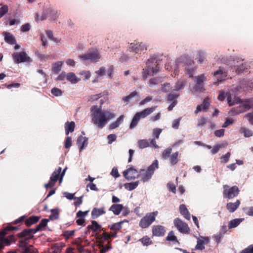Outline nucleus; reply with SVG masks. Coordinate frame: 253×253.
I'll return each instance as SVG.
<instances>
[{"instance_id":"obj_1","label":"nucleus","mask_w":253,"mask_h":253,"mask_svg":"<svg viewBox=\"0 0 253 253\" xmlns=\"http://www.w3.org/2000/svg\"><path fill=\"white\" fill-rule=\"evenodd\" d=\"M91 122L98 128H103L107 123V120L115 117V114L107 111L103 110L101 107L93 105L90 108Z\"/></svg>"},{"instance_id":"obj_2","label":"nucleus","mask_w":253,"mask_h":253,"mask_svg":"<svg viewBox=\"0 0 253 253\" xmlns=\"http://www.w3.org/2000/svg\"><path fill=\"white\" fill-rule=\"evenodd\" d=\"M35 233L36 232H35L33 228L24 229L16 236L11 235V236H13L15 238V241L12 243L15 242L18 238L19 239L18 243L19 246H25L28 245L30 241L34 239V235ZM10 236L11 235H9L8 238H7L10 239Z\"/></svg>"},{"instance_id":"obj_3","label":"nucleus","mask_w":253,"mask_h":253,"mask_svg":"<svg viewBox=\"0 0 253 253\" xmlns=\"http://www.w3.org/2000/svg\"><path fill=\"white\" fill-rule=\"evenodd\" d=\"M159 70V64L157 62L156 57L150 58L146 63V67L143 70V78L146 79L149 75L156 73Z\"/></svg>"},{"instance_id":"obj_4","label":"nucleus","mask_w":253,"mask_h":253,"mask_svg":"<svg viewBox=\"0 0 253 253\" xmlns=\"http://www.w3.org/2000/svg\"><path fill=\"white\" fill-rule=\"evenodd\" d=\"M17 227L8 226L4 227L2 230L0 231V253H1V249L5 246L10 245L12 242L15 241V238L13 236H11L10 239H7L5 236L6 235V231L12 229H16Z\"/></svg>"},{"instance_id":"obj_5","label":"nucleus","mask_w":253,"mask_h":253,"mask_svg":"<svg viewBox=\"0 0 253 253\" xmlns=\"http://www.w3.org/2000/svg\"><path fill=\"white\" fill-rule=\"evenodd\" d=\"M158 213L157 211L147 213L145 216L141 219L139 223L140 227L142 228L148 227L155 220Z\"/></svg>"},{"instance_id":"obj_6","label":"nucleus","mask_w":253,"mask_h":253,"mask_svg":"<svg viewBox=\"0 0 253 253\" xmlns=\"http://www.w3.org/2000/svg\"><path fill=\"white\" fill-rule=\"evenodd\" d=\"M46 14L43 13L41 17L39 18V14L37 13L36 14L35 20L37 22L39 20H43L45 19L47 17H50L51 19L55 20H56L60 14V11L57 10H54L51 7H49L46 9Z\"/></svg>"},{"instance_id":"obj_7","label":"nucleus","mask_w":253,"mask_h":253,"mask_svg":"<svg viewBox=\"0 0 253 253\" xmlns=\"http://www.w3.org/2000/svg\"><path fill=\"white\" fill-rule=\"evenodd\" d=\"M223 195L224 198L229 199L236 197L239 193L240 190L237 186L229 187L228 185L223 186Z\"/></svg>"},{"instance_id":"obj_8","label":"nucleus","mask_w":253,"mask_h":253,"mask_svg":"<svg viewBox=\"0 0 253 253\" xmlns=\"http://www.w3.org/2000/svg\"><path fill=\"white\" fill-rule=\"evenodd\" d=\"M61 170L62 168L61 167H59L57 170H55L51 174L48 183L44 184V187L46 189L53 188L57 180H60V174L61 172Z\"/></svg>"},{"instance_id":"obj_9","label":"nucleus","mask_w":253,"mask_h":253,"mask_svg":"<svg viewBox=\"0 0 253 253\" xmlns=\"http://www.w3.org/2000/svg\"><path fill=\"white\" fill-rule=\"evenodd\" d=\"M173 223L175 227L180 233L183 234L190 233V230L188 224L180 218H175L173 221Z\"/></svg>"},{"instance_id":"obj_10","label":"nucleus","mask_w":253,"mask_h":253,"mask_svg":"<svg viewBox=\"0 0 253 253\" xmlns=\"http://www.w3.org/2000/svg\"><path fill=\"white\" fill-rule=\"evenodd\" d=\"M14 61L16 63H20L25 62H31V59L29 57L25 51L15 52L12 54Z\"/></svg>"},{"instance_id":"obj_11","label":"nucleus","mask_w":253,"mask_h":253,"mask_svg":"<svg viewBox=\"0 0 253 253\" xmlns=\"http://www.w3.org/2000/svg\"><path fill=\"white\" fill-rule=\"evenodd\" d=\"M139 175L138 173L137 170L133 167L128 168L123 172V175L128 180H133L136 178H138Z\"/></svg>"},{"instance_id":"obj_12","label":"nucleus","mask_w":253,"mask_h":253,"mask_svg":"<svg viewBox=\"0 0 253 253\" xmlns=\"http://www.w3.org/2000/svg\"><path fill=\"white\" fill-rule=\"evenodd\" d=\"M80 57L84 60L96 62L100 58V55L97 51H93L82 55L80 56Z\"/></svg>"},{"instance_id":"obj_13","label":"nucleus","mask_w":253,"mask_h":253,"mask_svg":"<svg viewBox=\"0 0 253 253\" xmlns=\"http://www.w3.org/2000/svg\"><path fill=\"white\" fill-rule=\"evenodd\" d=\"M194 61L189 59L187 56H181L179 58H178L176 61V65L177 67L182 66L184 67L187 65H191L192 64H194Z\"/></svg>"},{"instance_id":"obj_14","label":"nucleus","mask_w":253,"mask_h":253,"mask_svg":"<svg viewBox=\"0 0 253 253\" xmlns=\"http://www.w3.org/2000/svg\"><path fill=\"white\" fill-rule=\"evenodd\" d=\"M152 231L153 235L157 237L164 236L166 232L165 227L160 225L153 226Z\"/></svg>"},{"instance_id":"obj_15","label":"nucleus","mask_w":253,"mask_h":253,"mask_svg":"<svg viewBox=\"0 0 253 253\" xmlns=\"http://www.w3.org/2000/svg\"><path fill=\"white\" fill-rule=\"evenodd\" d=\"M196 80V89L199 91H203V83L206 80V77L203 74L200 75V76L195 77Z\"/></svg>"},{"instance_id":"obj_16","label":"nucleus","mask_w":253,"mask_h":253,"mask_svg":"<svg viewBox=\"0 0 253 253\" xmlns=\"http://www.w3.org/2000/svg\"><path fill=\"white\" fill-rule=\"evenodd\" d=\"M87 230L85 231V234H87L89 230H91L93 232L99 233L101 231H104V228H102L101 226L99 225L95 220L91 221V224L87 226Z\"/></svg>"},{"instance_id":"obj_17","label":"nucleus","mask_w":253,"mask_h":253,"mask_svg":"<svg viewBox=\"0 0 253 253\" xmlns=\"http://www.w3.org/2000/svg\"><path fill=\"white\" fill-rule=\"evenodd\" d=\"M129 48L136 53L147 49L146 45L142 42L136 43H131L130 44Z\"/></svg>"},{"instance_id":"obj_18","label":"nucleus","mask_w":253,"mask_h":253,"mask_svg":"<svg viewBox=\"0 0 253 253\" xmlns=\"http://www.w3.org/2000/svg\"><path fill=\"white\" fill-rule=\"evenodd\" d=\"M88 211H79L77 213V217L79 218V219L76 220V223L78 225H83L85 222V219L84 217L87 214L88 212Z\"/></svg>"},{"instance_id":"obj_19","label":"nucleus","mask_w":253,"mask_h":253,"mask_svg":"<svg viewBox=\"0 0 253 253\" xmlns=\"http://www.w3.org/2000/svg\"><path fill=\"white\" fill-rule=\"evenodd\" d=\"M240 105L241 109L244 110V112L249 110L253 107V99L250 98L243 101H241Z\"/></svg>"},{"instance_id":"obj_20","label":"nucleus","mask_w":253,"mask_h":253,"mask_svg":"<svg viewBox=\"0 0 253 253\" xmlns=\"http://www.w3.org/2000/svg\"><path fill=\"white\" fill-rule=\"evenodd\" d=\"M155 109V107H152L150 108H147L143 110V111L137 112L136 115L140 118H144L149 115L151 114Z\"/></svg>"},{"instance_id":"obj_21","label":"nucleus","mask_w":253,"mask_h":253,"mask_svg":"<svg viewBox=\"0 0 253 253\" xmlns=\"http://www.w3.org/2000/svg\"><path fill=\"white\" fill-rule=\"evenodd\" d=\"M40 219V216H31L25 220V224L27 227H30L37 223L39 221Z\"/></svg>"},{"instance_id":"obj_22","label":"nucleus","mask_w":253,"mask_h":253,"mask_svg":"<svg viewBox=\"0 0 253 253\" xmlns=\"http://www.w3.org/2000/svg\"><path fill=\"white\" fill-rule=\"evenodd\" d=\"M240 205V200H238L235 203H228L226 204V209L230 212H234Z\"/></svg>"},{"instance_id":"obj_23","label":"nucleus","mask_w":253,"mask_h":253,"mask_svg":"<svg viewBox=\"0 0 253 253\" xmlns=\"http://www.w3.org/2000/svg\"><path fill=\"white\" fill-rule=\"evenodd\" d=\"M106 213L105 208L102 207L100 209L94 208L91 211V216L92 218H96L102 214Z\"/></svg>"},{"instance_id":"obj_24","label":"nucleus","mask_w":253,"mask_h":253,"mask_svg":"<svg viewBox=\"0 0 253 253\" xmlns=\"http://www.w3.org/2000/svg\"><path fill=\"white\" fill-rule=\"evenodd\" d=\"M139 174V177H141V180L144 182L150 179L152 175L150 172L143 169L140 170Z\"/></svg>"},{"instance_id":"obj_25","label":"nucleus","mask_w":253,"mask_h":253,"mask_svg":"<svg viewBox=\"0 0 253 253\" xmlns=\"http://www.w3.org/2000/svg\"><path fill=\"white\" fill-rule=\"evenodd\" d=\"M104 232L102 234H99V233H96L95 235V238L97 240H99V244L103 243V241H107L109 239V233L105 231L104 229Z\"/></svg>"},{"instance_id":"obj_26","label":"nucleus","mask_w":253,"mask_h":253,"mask_svg":"<svg viewBox=\"0 0 253 253\" xmlns=\"http://www.w3.org/2000/svg\"><path fill=\"white\" fill-rule=\"evenodd\" d=\"M123 209L122 204H113L109 208V211H112L114 214L119 215Z\"/></svg>"},{"instance_id":"obj_27","label":"nucleus","mask_w":253,"mask_h":253,"mask_svg":"<svg viewBox=\"0 0 253 253\" xmlns=\"http://www.w3.org/2000/svg\"><path fill=\"white\" fill-rule=\"evenodd\" d=\"M179 211L180 213L184 217L185 219L190 220V214L184 204H181L180 205Z\"/></svg>"},{"instance_id":"obj_28","label":"nucleus","mask_w":253,"mask_h":253,"mask_svg":"<svg viewBox=\"0 0 253 253\" xmlns=\"http://www.w3.org/2000/svg\"><path fill=\"white\" fill-rule=\"evenodd\" d=\"M75 127V123L74 122H66L65 124V129L66 135H68L69 132H72L74 131Z\"/></svg>"},{"instance_id":"obj_29","label":"nucleus","mask_w":253,"mask_h":253,"mask_svg":"<svg viewBox=\"0 0 253 253\" xmlns=\"http://www.w3.org/2000/svg\"><path fill=\"white\" fill-rule=\"evenodd\" d=\"M212 75L214 77H217V80L218 82H221L222 80H224L226 76V73H223L222 70L220 68L212 73Z\"/></svg>"},{"instance_id":"obj_30","label":"nucleus","mask_w":253,"mask_h":253,"mask_svg":"<svg viewBox=\"0 0 253 253\" xmlns=\"http://www.w3.org/2000/svg\"><path fill=\"white\" fill-rule=\"evenodd\" d=\"M22 248V253H38L37 249L34 247L32 245H26L25 246H19Z\"/></svg>"},{"instance_id":"obj_31","label":"nucleus","mask_w":253,"mask_h":253,"mask_svg":"<svg viewBox=\"0 0 253 253\" xmlns=\"http://www.w3.org/2000/svg\"><path fill=\"white\" fill-rule=\"evenodd\" d=\"M26 217H27V216L23 215V216L20 217L19 218H18V219H16L14 221L8 224V225L5 227H7L8 226H11L12 227H13V226H12V224H19V223L24 221ZM14 227H17V229L7 230L6 231V235H7L8 234V232H10V231H13V230H17L19 229V228H18V226H14Z\"/></svg>"},{"instance_id":"obj_32","label":"nucleus","mask_w":253,"mask_h":253,"mask_svg":"<svg viewBox=\"0 0 253 253\" xmlns=\"http://www.w3.org/2000/svg\"><path fill=\"white\" fill-rule=\"evenodd\" d=\"M124 118V116L121 115L115 122L111 123L110 125L109 128L110 129H114L120 126V125L123 122Z\"/></svg>"},{"instance_id":"obj_33","label":"nucleus","mask_w":253,"mask_h":253,"mask_svg":"<svg viewBox=\"0 0 253 253\" xmlns=\"http://www.w3.org/2000/svg\"><path fill=\"white\" fill-rule=\"evenodd\" d=\"M227 102L228 105L231 106L235 105V104H238L241 103V100L239 97L235 96L232 99L231 95L230 94H229L227 95Z\"/></svg>"},{"instance_id":"obj_34","label":"nucleus","mask_w":253,"mask_h":253,"mask_svg":"<svg viewBox=\"0 0 253 253\" xmlns=\"http://www.w3.org/2000/svg\"><path fill=\"white\" fill-rule=\"evenodd\" d=\"M48 221L49 220L48 219H42L39 225L35 228H33L35 232L36 233L37 232L42 230L47 225Z\"/></svg>"},{"instance_id":"obj_35","label":"nucleus","mask_w":253,"mask_h":253,"mask_svg":"<svg viewBox=\"0 0 253 253\" xmlns=\"http://www.w3.org/2000/svg\"><path fill=\"white\" fill-rule=\"evenodd\" d=\"M244 220V218H236L231 220L228 224L229 229L235 228L238 226L241 222Z\"/></svg>"},{"instance_id":"obj_36","label":"nucleus","mask_w":253,"mask_h":253,"mask_svg":"<svg viewBox=\"0 0 253 253\" xmlns=\"http://www.w3.org/2000/svg\"><path fill=\"white\" fill-rule=\"evenodd\" d=\"M63 64V62L57 61L52 64V71L55 74H58L61 70Z\"/></svg>"},{"instance_id":"obj_37","label":"nucleus","mask_w":253,"mask_h":253,"mask_svg":"<svg viewBox=\"0 0 253 253\" xmlns=\"http://www.w3.org/2000/svg\"><path fill=\"white\" fill-rule=\"evenodd\" d=\"M179 153L178 152H176L173 153L169 157V161L172 166L176 165L179 161L178 158Z\"/></svg>"},{"instance_id":"obj_38","label":"nucleus","mask_w":253,"mask_h":253,"mask_svg":"<svg viewBox=\"0 0 253 253\" xmlns=\"http://www.w3.org/2000/svg\"><path fill=\"white\" fill-rule=\"evenodd\" d=\"M138 181L134 182L126 183L124 184V187L126 189L131 191L135 189L138 185Z\"/></svg>"},{"instance_id":"obj_39","label":"nucleus","mask_w":253,"mask_h":253,"mask_svg":"<svg viewBox=\"0 0 253 253\" xmlns=\"http://www.w3.org/2000/svg\"><path fill=\"white\" fill-rule=\"evenodd\" d=\"M123 223V221H120L117 223H115L111 225V226H109V228L114 232H117L120 230L122 227V224Z\"/></svg>"},{"instance_id":"obj_40","label":"nucleus","mask_w":253,"mask_h":253,"mask_svg":"<svg viewBox=\"0 0 253 253\" xmlns=\"http://www.w3.org/2000/svg\"><path fill=\"white\" fill-rule=\"evenodd\" d=\"M4 40L5 42L10 44L16 43V41L14 37L9 33H5Z\"/></svg>"},{"instance_id":"obj_41","label":"nucleus","mask_w":253,"mask_h":253,"mask_svg":"<svg viewBox=\"0 0 253 253\" xmlns=\"http://www.w3.org/2000/svg\"><path fill=\"white\" fill-rule=\"evenodd\" d=\"M51 214L49 218L51 220L57 219L59 216V210L58 208L52 209L50 211Z\"/></svg>"},{"instance_id":"obj_42","label":"nucleus","mask_w":253,"mask_h":253,"mask_svg":"<svg viewBox=\"0 0 253 253\" xmlns=\"http://www.w3.org/2000/svg\"><path fill=\"white\" fill-rule=\"evenodd\" d=\"M67 80L73 84H76L79 81L76 75L73 72L67 74Z\"/></svg>"},{"instance_id":"obj_43","label":"nucleus","mask_w":253,"mask_h":253,"mask_svg":"<svg viewBox=\"0 0 253 253\" xmlns=\"http://www.w3.org/2000/svg\"><path fill=\"white\" fill-rule=\"evenodd\" d=\"M244 112V110L241 109L240 105L234 107L230 111L229 114L232 116H235L241 113Z\"/></svg>"},{"instance_id":"obj_44","label":"nucleus","mask_w":253,"mask_h":253,"mask_svg":"<svg viewBox=\"0 0 253 253\" xmlns=\"http://www.w3.org/2000/svg\"><path fill=\"white\" fill-rule=\"evenodd\" d=\"M138 147L140 149L147 148L150 146V143L147 139H141L138 141Z\"/></svg>"},{"instance_id":"obj_45","label":"nucleus","mask_w":253,"mask_h":253,"mask_svg":"<svg viewBox=\"0 0 253 253\" xmlns=\"http://www.w3.org/2000/svg\"><path fill=\"white\" fill-rule=\"evenodd\" d=\"M158 168V161L155 160L153 163L148 167L147 171L153 174L156 169Z\"/></svg>"},{"instance_id":"obj_46","label":"nucleus","mask_w":253,"mask_h":253,"mask_svg":"<svg viewBox=\"0 0 253 253\" xmlns=\"http://www.w3.org/2000/svg\"><path fill=\"white\" fill-rule=\"evenodd\" d=\"M139 120L140 119L135 114L130 124L129 128L133 129V128H134L137 125L139 121Z\"/></svg>"},{"instance_id":"obj_47","label":"nucleus","mask_w":253,"mask_h":253,"mask_svg":"<svg viewBox=\"0 0 253 253\" xmlns=\"http://www.w3.org/2000/svg\"><path fill=\"white\" fill-rule=\"evenodd\" d=\"M139 241L144 246H148L152 244V241L151 240V239L147 236L144 237L140 239Z\"/></svg>"},{"instance_id":"obj_48","label":"nucleus","mask_w":253,"mask_h":253,"mask_svg":"<svg viewBox=\"0 0 253 253\" xmlns=\"http://www.w3.org/2000/svg\"><path fill=\"white\" fill-rule=\"evenodd\" d=\"M206 58V54L203 51H199L196 59L198 60L199 63H202Z\"/></svg>"},{"instance_id":"obj_49","label":"nucleus","mask_w":253,"mask_h":253,"mask_svg":"<svg viewBox=\"0 0 253 253\" xmlns=\"http://www.w3.org/2000/svg\"><path fill=\"white\" fill-rule=\"evenodd\" d=\"M138 95V92L136 91H134L131 92L128 95L124 97L123 98V100L125 102H128L130 101L131 99L133 97L137 96Z\"/></svg>"},{"instance_id":"obj_50","label":"nucleus","mask_w":253,"mask_h":253,"mask_svg":"<svg viewBox=\"0 0 253 253\" xmlns=\"http://www.w3.org/2000/svg\"><path fill=\"white\" fill-rule=\"evenodd\" d=\"M172 151V149L170 147H169L165 149L163 153H162V157L164 159H167L169 157H170V154H171Z\"/></svg>"},{"instance_id":"obj_51","label":"nucleus","mask_w":253,"mask_h":253,"mask_svg":"<svg viewBox=\"0 0 253 253\" xmlns=\"http://www.w3.org/2000/svg\"><path fill=\"white\" fill-rule=\"evenodd\" d=\"M229 94L230 93L228 92H225L223 90H219L217 98L220 101H223L226 97H227V95Z\"/></svg>"},{"instance_id":"obj_52","label":"nucleus","mask_w":253,"mask_h":253,"mask_svg":"<svg viewBox=\"0 0 253 253\" xmlns=\"http://www.w3.org/2000/svg\"><path fill=\"white\" fill-rule=\"evenodd\" d=\"M185 85V82L182 81H178L174 86V90L178 91L182 88Z\"/></svg>"},{"instance_id":"obj_53","label":"nucleus","mask_w":253,"mask_h":253,"mask_svg":"<svg viewBox=\"0 0 253 253\" xmlns=\"http://www.w3.org/2000/svg\"><path fill=\"white\" fill-rule=\"evenodd\" d=\"M75 230L65 231L63 233V236L66 240L69 239L71 237L74 235Z\"/></svg>"},{"instance_id":"obj_54","label":"nucleus","mask_w":253,"mask_h":253,"mask_svg":"<svg viewBox=\"0 0 253 253\" xmlns=\"http://www.w3.org/2000/svg\"><path fill=\"white\" fill-rule=\"evenodd\" d=\"M51 93L55 96H61L62 91L61 89L57 87H53L51 90Z\"/></svg>"},{"instance_id":"obj_55","label":"nucleus","mask_w":253,"mask_h":253,"mask_svg":"<svg viewBox=\"0 0 253 253\" xmlns=\"http://www.w3.org/2000/svg\"><path fill=\"white\" fill-rule=\"evenodd\" d=\"M99 248L100 249L101 253H105L108 250L111 249L110 245H103V243L99 244Z\"/></svg>"},{"instance_id":"obj_56","label":"nucleus","mask_w":253,"mask_h":253,"mask_svg":"<svg viewBox=\"0 0 253 253\" xmlns=\"http://www.w3.org/2000/svg\"><path fill=\"white\" fill-rule=\"evenodd\" d=\"M196 249L203 250L205 249L204 242L203 240L198 239L195 247Z\"/></svg>"},{"instance_id":"obj_57","label":"nucleus","mask_w":253,"mask_h":253,"mask_svg":"<svg viewBox=\"0 0 253 253\" xmlns=\"http://www.w3.org/2000/svg\"><path fill=\"white\" fill-rule=\"evenodd\" d=\"M178 94L172 92L168 95L167 98L168 100L173 102L174 100H176V98H177L178 97Z\"/></svg>"},{"instance_id":"obj_58","label":"nucleus","mask_w":253,"mask_h":253,"mask_svg":"<svg viewBox=\"0 0 253 253\" xmlns=\"http://www.w3.org/2000/svg\"><path fill=\"white\" fill-rule=\"evenodd\" d=\"M8 10V6L4 5L0 8V18H1Z\"/></svg>"},{"instance_id":"obj_59","label":"nucleus","mask_w":253,"mask_h":253,"mask_svg":"<svg viewBox=\"0 0 253 253\" xmlns=\"http://www.w3.org/2000/svg\"><path fill=\"white\" fill-rule=\"evenodd\" d=\"M201 105H202L203 110H207L210 106V102H209V99L208 98H206L202 104Z\"/></svg>"},{"instance_id":"obj_60","label":"nucleus","mask_w":253,"mask_h":253,"mask_svg":"<svg viewBox=\"0 0 253 253\" xmlns=\"http://www.w3.org/2000/svg\"><path fill=\"white\" fill-rule=\"evenodd\" d=\"M230 156H231L230 152H227L225 155L222 156L221 157V162L223 163H227L229 160Z\"/></svg>"},{"instance_id":"obj_61","label":"nucleus","mask_w":253,"mask_h":253,"mask_svg":"<svg viewBox=\"0 0 253 253\" xmlns=\"http://www.w3.org/2000/svg\"><path fill=\"white\" fill-rule=\"evenodd\" d=\"M167 240L170 241H174L176 240V237L174 235V232L172 231L169 232L167 237Z\"/></svg>"},{"instance_id":"obj_62","label":"nucleus","mask_w":253,"mask_h":253,"mask_svg":"<svg viewBox=\"0 0 253 253\" xmlns=\"http://www.w3.org/2000/svg\"><path fill=\"white\" fill-rule=\"evenodd\" d=\"M117 139V135L115 134H111L108 135L107 139L109 144H112Z\"/></svg>"},{"instance_id":"obj_63","label":"nucleus","mask_w":253,"mask_h":253,"mask_svg":"<svg viewBox=\"0 0 253 253\" xmlns=\"http://www.w3.org/2000/svg\"><path fill=\"white\" fill-rule=\"evenodd\" d=\"M239 253H253V245H251Z\"/></svg>"},{"instance_id":"obj_64","label":"nucleus","mask_w":253,"mask_h":253,"mask_svg":"<svg viewBox=\"0 0 253 253\" xmlns=\"http://www.w3.org/2000/svg\"><path fill=\"white\" fill-rule=\"evenodd\" d=\"M245 117L248 119L251 124L253 125V111L247 114Z\"/></svg>"}]
</instances>
